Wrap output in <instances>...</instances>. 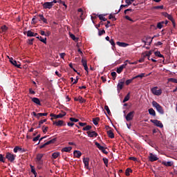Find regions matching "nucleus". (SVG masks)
Wrapping results in <instances>:
<instances>
[{
    "label": "nucleus",
    "instance_id": "obj_23",
    "mask_svg": "<svg viewBox=\"0 0 177 177\" xmlns=\"http://www.w3.org/2000/svg\"><path fill=\"white\" fill-rule=\"evenodd\" d=\"M50 117H53L55 120L57 118H63V116L62 115V113H59L58 115H56L55 113H50Z\"/></svg>",
    "mask_w": 177,
    "mask_h": 177
},
{
    "label": "nucleus",
    "instance_id": "obj_54",
    "mask_svg": "<svg viewBox=\"0 0 177 177\" xmlns=\"http://www.w3.org/2000/svg\"><path fill=\"white\" fill-rule=\"evenodd\" d=\"M124 63L127 64V63H129V64H138V62H131L129 60L127 59Z\"/></svg>",
    "mask_w": 177,
    "mask_h": 177
},
{
    "label": "nucleus",
    "instance_id": "obj_43",
    "mask_svg": "<svg viewBox=\"0 0 177 177\" xmlns=\"http://www.w3.org/2000/svg\"><path fill=\"white\" fill-rule=\"evenodd\" d=\"M91 129H92V126L91 125H87L83 128L84 131H91Z\"/></svg>",
    "mask_w": 177,
    "mask_h": 177
},
{
    "label": "nucleus",
    "instance_id": "obj_8",
    "mask_svg": "<svg viewBox=\"0 0 177 177\" xmlns=\"http://www.w3.org/2000/svg\"><path fill=\"white\" fill-rule=\"evenodd\" d=\"M134 115H135V111L129 112L126 116L127 121H132V120H133Z\"/></svg>",
    "mask_w": 177,
    "mask_h": 177
},
{
    "label": "nucleus",
    "instance_id": "obj_5",
    "mask_svg": "<svg viewBox=\"0 0 177 177\" xmlns=\"http://www.w3.org/2000/svg\"><path fill=\"white\" fill-rule=\"evenodd\" d=\"M162 15L165 17H167V19H168V20H170V21H171V23L173 24V27H175V20L174 19V17H172V15L168 14L167 12H163Z\"/></svg>",
    "mask_w": 177,
    "mask_h": 177
},
{
    "label": "nucleus",
    "instance_id": "obj_56",
    "mask_svg": "<svg viewBox=\"0 0 177 177\" xmlns=\"http://www.w3.org/2000/svg\"><path fill=\"white\" fill-rule=\"evenodd\" d=\"M84 70L86 71V75H88L89 71H88V65H86V66H84Z\"/></svg>",
    "mask_w": 177,
    "mask_h": 177
},
{
    "label": "nucleus",
    "instance_id": "obj_11",
    "mask_svg": "<svg viewBox=\"0 0 177 177\" xmlns=\"http://www.w3.org/2000/svg\"><path fill=\"white\" fill-rule=\"evenodd\" d=\"M127 66H128V64H125L124 62V64L121 65L119 68H117L116 72L118 73V74H121L122 73V71L127 67Z\"/></svg>",
    "mask_w": 177,
    "mask_h": 177
},
{
    "label": "nucleus",
    "instance_id": "obj_59",
    "mask_svg": "<svg viewBox=\"0 0 177 177\" xmlns=\"http://www.w3.org/2000/svg\"><path fill=\"white\" fill-rule=\"evenodd\" d=\"M125 19H126V20H129V21H132V22H133L134 21H133V19H132L131 17H129V16H128V15H126L125 16Z\"/></svg>",
    "mask_w": 177,
    "mask_h": 177
},
{
    "label": "nucleus",
    "instance_id": "obj_35",
    "mask_svg": "<svg viewBox=\"0 0 177 177\" xmlns=\"http://www.w3.org/2000/svg\"><path fill=\"white\" fill-rule=\"evenodd\" d=\"M59 156H60V152H55L52 154V157L54 159L57 158V157H59Z\"/></svg>",
    "mask_w": 177,
    "mask_h": 177
},
{
    "label": "nucleus",
    "instance_id": "obj_20",
    "mask_svg": "<svg viewBox=\"0 0 177 177\" xmlns=\"http://www.w3.org/2000/svg\"><path fill=\"white\" fill-rule=\"evenodd\" d=\"M117 45H118V46H120L121 48H127V46H129V44L124 43V42H120V41H118L116 42Z\"/></svg>",
    "mask_w": 177,
    "mask_h": 177
},
{
    "label": "nucleus",
    "instance_id": "obj_10",
    "mask_svg": "<svg viewBox=\"0 0 177 177\" xmlns=\"http://www.w3.org/2000/svg\"><path fill=\"white\" fill-rule=\"evenodd\" d=\"M44 9H52L53 8V2H45L43 4Z\"/></svg>",
    "mask_w": 177,
    "mask_h": 177
},
{
    "label": "nucleus",
    "instance_id": "obj_48",
    "mask_svg": "<svg viewBox=\"0 0 177 177\" xmlns=\"http://www.w3.org/2000/svg\"><path fill=\"white\" fill-rule=\"evenodd\" d=\"M168 81L169 82H174V84H177V80L175 78H169Z\"/></svg>",
    "mask_w": 177,
    "mask_h": 177
},
{
    "label": "nucleus",
    "instance_id": "obj_50",
    "mask_svg": "<svg viewBox=\"0 0 177 177\" xmlns=\"http://www.w3.org/2000/svg\"><path fill=\"white\" fill-rule=\"evenodd\" d=\"M104 163L105 164L106 167H109V159L104 158L103 159Z\"/></svg>",
    "mask_w": 177,
    "mask_h": 177
},
{
    "label": "nucleus",
    "instance_id": "obj_9",
    "mask_svg": "<svg viewBox=\"0 0 177 177\" xmlns=\"http://www.w3.org/2000/svg\"><path fill=\"white\" fill-rule=\"evenodd\" d=\"M148 158L151 162H154V161H157V160H158L157 155H155L153 153H149Z\"/></svg>",
    "mask_w": 177,
    "mask_h": 177
},
{
    "label": "nucleus",
    "instance_id": "obj_41",
    "mask_svg": "<svg viewBox=\"0 0 177 177\" xmlns=\"http://www.w3.org/2000/svg\"><path fill=\"white\" fill-rule=\"evenodd\" d=\"M82 65L83 66V67L88 66V64L86 63V59H85V58L82 59Z\"/></svg>",
    "mask_w": 177,
    "mask_h": 177
},
{
    "label": "nucleus",
    "instance_id": "obj_40",
    "mask_svg": "<svg viewBox=\"0 0 177 177\" xmlns=\"http://www.w3.org/2000/svg\"><path fill=\"white\" fill-rule=\"evenodd\" d=\"M165 24L164 21H160V22L158 23L157 28H159L160 30H161V28L163 27L162 24Z\"/></svg>",
    "mask_w": 177,
    "mask_h": 177
},
{
    "label": "nucleus",
    "instance_id": "obj_49",
    "mask_svg": "<svg viewBox=\"0 0 177 177\" xmlns=\"http://www.w3.org/2000/svg\"><path fill=\"white\" fill-rule=\"evenodd\" d=\"M56 140H57V138H54L52 140H48V142L50 143V145H53V143H55V142H56Z\"/></svg>",
    "mask_w": 177,
    "mask_h": 177
},
{
    "label": "nucleus",
    "instance_id": "obj_60",
    "mask_svg": "<svg viewBox=\"0 0 177 177\" xmlns=\"http://www.w3.org/2000/svg\"><path fill=\"white\" fill-rule=\"evenodd\" d=\"M125 19H126V20H129V21H132V22H133L134 21H133V19H132L131 17H129V16H128V15H126L125 16Z\"/></svg>",
    "mask_w": 177,
    "mask_h": 177
},
{
    "label": "nucleus",
    "instance_id": "obj_4",
    "mask_svg": "<svg viewBox=\"0 0 177 177\" xmlns=\"http://www.w3.org/2000/svg\"><path fill=\"white\" fill-rule=\"evenodd\" d=\"M158 89V86H155L152 88H151V92L153 93V95H155V96H160L161 93H162V90Z\"/></svg>",
    "mask_w": 177,
    "mask_h": 177
},
{
    "label": "nucleus",
    "instance_id": "obj_63",
    "mask_svg": "<svg viewBox=\"0 0 177 177\" xmlns=\"http://www.w3.org/2000/svg\"><path fill=\"white\" fill-rule=\"evenodd\" d=\"M29 93L31 95H35V92L32 90V88H29Z\"/></svg>",
    "mask_w": 177,
    "mask_h": 177
},
{
    "label": "nucleus",
    "instance_id": "obj_22",
    "mask_svg": "<svg viewBox=\"0 0 177 177\" xmlns=\"http://www.w3.org/2000/svg\"><path fill=\"white\" fill-rule=\"evenodd\" d=\"M74 157H76L77 158H80L81 156H82V153L80 151H74L73 152Z\"/></svg>",
    "mask_w": 177,
    "mask_h": 177
},
{
    "label": "nucleus",
    "instance_id": "obj_47",
    "mask_svg": "<svg viewBox=\"0 0 177 177\" xmlns=\"http://www.w3.org/2000/svg\"><path fill=\"white\" fill-rule=\"evenodd\" d=\"M27 37H34V32H32L31 30H28L27 32Z\"/></svg>",
    "mask_w": 177,
    "mask_h": 177
},
{
    "label": "nucleus",
    "instance_id": "obj_64",
    "mask_svg": "<svg viewBox=\"0 0 177 177\" xmlns=\"http://www.w3.org/2000/svg\"><path fill=\"white\" fill-rule=\"evenodd\" d=\"M34 41V39H28V44H29V45H32V42Z\"/></svg>",
    "mask_w": 177,
    "mask_h": 177
},
{
    "label": "nucleus",
    "instance_id": "obj_38",
    "mask_svg": "<svg viewBox=\"0 0 177 177\" xmlns=\"http://www.w3.org/2000/svg\"><path fill=\"white\" fill-rule=\"evenodd\" d=\"M104 109L106 110V111L107 114H109V115H111V111H110V109L109 108V106L105 105Z\"/></svg>",
    "mask_w": 177,
    "mask_h": 177
},
{
    "label": "nucleus",
    "instance_id": "obj_26",
    "mask_svg": "<svg viewBox=\"0 0 177 177\" xmlns=\"http://www.w3.org/2000/svg\"><path fill=\"white\" fill-rule=\"evenodd\" d=\"M30 169H31V172L32 174H33V175H35V177H37V171H35V168L34 167V166H32V165H30Z\"/></svg>",
    "mask_w": 177,
    "mask_h": 177
},
{
    "label": "nucleus",
    "instance_id": "obj_61",
    "mask_svg": "<svg viewBox=\"0 0 177 177\" xmlns=\"http://www.w3.org/2000/svg\"><path fill=\"white\" fill-rule=\"evenodd\" d=\"M125 19H126V20H129V21H132V22H133L134 21H133V19H132L131 17H129V16H128V15H126L125 16Z\"/></svg>",
    "mask_w": 177,
    "mask_h": 177
},
{
    "label": "nucleus",
    "instance_id": "obj_33",
    "mask_svg": "<svg viewBox=\"0 0 177 177\" xmlns=\"http://www.w3.org/2000/svg\"><path fill=\"white\" fill-rule=\"evenodd\" d=\"M130 95H131V93H129L124 97V100H123V103H125V102H128V100H129V99H130Z\"/></svg>",
    "mask_w": 177,
    "mask_h": 177
},
{
    "label": "nucleus",
    "instance_id": "obj_7",
    "mask_svg": "<svg viewBox=\"0 0 177 177\" xmlns=\"http://www.w3.org/2000/svg\"><path fill=\"white\" fill-rule=\"evenodd\" d=\"M150 121L152 122V124H154V125H156V127H158L159 128H163L164 127V125L162 124V123L160 120H151Z\"/></svg>",
    "mask_w": 177,
    "mask_h": 177
},
{
    "label": "nucleus",
    "instance_id": "obj_14",
    "mask_svg": "<svg viewBox=\"0 0 177 177\" xmlns=\"http://www.w3.org/2000/svg\"><path fill=\"white\" fill-rule=\"evenodd\" d=\"M10 62L11 63V64H12L13 66H15V67H17V68H20V64H17V61L13 59L12 57L10 58Z\"/></svg>",
    "mask_w": 177,
    "mask_h": 177
},
{
    "label": "nucleus",
    "instance_id": "obj_3",
    "mask_svg": "<svg viewBox=\"0 0 177 177\" xmlns=\"http://www.w3.org/2000/svg\"><path fill=\"white\" fill-rule=\"evenodd\" d=\"M42 158H44V154L43 153H37L36 156V164H37V165H44V160H42Z\"/></svg>",
    "mask_w": 177,
    "mask_h": 177
},
{
    "label": "nucleus",
    "instance_id": "obj_57",
    "mask_svg": "<svg viewBox=\"0 0 177 177\" xmlns=\"http://www.w3.org/2000/svg\"><path fill=\"white\" fill-rule=\"evenodd\" d=\"M135 0H125L126 3L128 5H132V2H133Z\"/></svg>",
    "mask_w": 177,
    "mask_h": 177
},
{
    "label": "nucleus",
    "instance_id": "obj_6",
    "mask_svg": "<svg viewBox=\"0 0 177 177\" xmlns=\"http://www.w3.org/2000/svg\"><path fill=\"white\" fill-rule=\"evenodd\" d=\"M95 145L97 147V149H99V150L102 151V152L104 153V154H109V152L107 151H106V148H104V147L100 145L99 144V142H95Z\"/></svg>",
    "mask_w": 177,
    "mask_h": 177
},
{
    "label": "nucleus",
    "instance_id": "obj_28",
    "mask_svg": "<svg viewBox=\"0 0 177 177\" xmlns=\"http://www.w3.org/2000/svg\"><path fill=\"white\" fill-rule=\"evenodd\" d=\"M99 121H100V118H93V122L94 125H97L99 124Z\"/></svg>",
    "mask_w": 177,
    "mask_h": 177
},
{
    "label": "nucleus",
    "instance_id": "obj_42",
    "mask_svg": "<svg viewBox=\"0 0 177 177\" xmlns=\"http://www.w3.org/2000/svg\"><path fill=\"white\" fill-rule=\"evenodd\" d=\"M151 51H149L144 55V57H148V60H150V56H151Z\"/></svg>",
    "mask_w": 177,
    "mask_h": 177
},
{
    "label": "nucleus",
    "instance_id": "obj_39",
    "mask_svg": "<svg viewBox=\"0 0 177 177\" xmlns=\"http://www.w3.org/2000/svg\"><path fill=\"white\" fill-rule=\"evenodd\" d=\"M133 82V78L132 77L131 79H129V80H126L125 84L127 86H128L130 84H132Z\"/></svg>",
    "mask_w": 177,
    "mask_h": 177
},
{
    "label": "nucleus",
    "instance_id": "obj_2",
    "mask_svg": "<svg viewBox=\"0 0 177 177\" xmlns=\"http://www.w3.org/2000/svg\"><path fill=\"white\" fill-rule=\"evenodd\" d=\"M16 154H13L10 152H7L6 153V160L7 159L8 161H9L10 162H15V160H16Z\"/></svg>",
    "mask_w": 177,
    "mask_h": 177
},
{
    "label": "nucleus",
    "instance_id": "obj_32",
    "mask_svg": "<svg viewBox=\"0 0 177 177\" xmlns=\"http://www.w3.org/2000/svg\"><path fill=\"white\" fill-rule=\"evenodd\" d=\"M133 171L131 168H127L125 171L126 176H129V174H132Z\"/></svg>",
    "mask_w": 177,
    "mask_h": 177
},
{
    "label": "nucleus",
    "instance_id": "obj_29",
    "mask_svg": "<svg viewBox=\"0 0 177 177\" xmlns=\"http://www.w3.org/2000/svg\"><path fill=\"white\" fill-rule=\"evenodd\" d=\"M48 115V113H37V120H39L40 117H46Z\"/></svg>",
    "mask_w": 177,
    "mask_h": 177
},
{
    "label": "nucleus",
    "instance_id": "obj_27",
    "mask_svg": "<svg viewBox=\"0 0 177 177\" xmlns=\"http://www.w3.org/2000/svg\"><path fill=\"white\" fill-rule=\"evenodd\" d=\"M1 32H7L8 30H9V28L6 26V25H3L1 27Z\"/></svg>",
    "mask_w": 177,
    "mask_h": 177
},
{
    "label": "nucleus",
    "instance_id": "obj_52",
    "mask_svg": "<svg viewBox=\"0 0 177 177\" xmlns=\"http://www.w3.org/2000/svg\"><path fill=\"white\" fill-rule=\"evenodd\" d=\"M109 20L112 19L113 21H115L117 20V19H115V17L114 16H113V15H110L109 16Z\"/></svg>",
    "mask_w": 177,
    "mask_h": 177
},
{
    "label": "nucleus",
    "instance_id": "obj_36",
    "mask_svg": "<svg viewBox=\"0 0 177 177\" xmlns=\"http://www.w3.org/2000/svg\"><path fill=\"white\" fill-rule=\"evenodd\" d=\"M155 56H157L158 57H162V59H164V55H161V53L160 51H156Z\"/></svg>",
    "mask_w": 177,
    "mask_h": 177
},
{
    "label": "nucleus",
    "instance_id": "obj_1",
    "mask_svg": "<svg viewBox=\"0 0 177 177\" xmlns=\"http://www.w3.org/2000/svg\"><path fill=\"white\" fill-rule=\"evenodd\" d=\"M152 106L153 107H155L158 113L162 115L164 114V109H162V106H161V105H160L157 102L153 101Z\"/></svg>",
    "mask_w": 177,
    "mask_h": 177
},
{
    "label": "nucleus",
    "instance_id": "obj_21",
    "mask_svg": "<svg viewBox=\"0 0 177 177\" xmlns=\"http://www.w3.org/2000/svg\"><path fill=\"white\" fill-rule=\"evenodd\" d=\"M38 16L40 18V20L43 21V23H45V24H48V19H46L45 17H44V15L39 14Z\"/></svg>",
    "mask_w": 177,
    "mask_h": 177
},
{
    "label": "nucleus",
    "instance_id": "obj_46",
    "mask_svg": "<svg viewBox=\"0 0 177 177\" xmlns=\"http://www.w3.org/2000/svg\"><path fill=\"white\" fill-rule=\"evenodd\" d=\"M41 129L43 131V133H46V132H48V129H49V127L43 126Z\"/></svg>",
    "mask_w": 177,
    "mask_h": 177
},
{
    "label": "nucleus",
    "instance_id": "obj_13",
    "mask_svg": "<svg viewBox=\"0 0 177 177\" xmlns=\"http://www.w3.org/2000/svg\"><path fill=\"white\" fill-rule=\"evenodd\" d=\"M83 162L84 164V167L86 169H89V158H84Z\"/></svg>",
    "mask_w": 177,
    "mask_h": 177
},
{
    "label": "nucleus",
    "instance_id": "obj_53",
    "mask_svg": "<svg viewBox=\"0 0 177 177\" xmlns=\"http://www.w3.org/2000/svg\"><path fill=\"white\" fill-rule=\"evenodd\" d=\"M104 34H106V30H99V32H98V35H99L100 37H101V35H103Z\"/></svg>",
    "mask_w": 177,
    "mask_h": 177
},
{
    "label": "nucleus",
    "instance_id": "obj_25",
    "mask_svg": "<svg viewBox=\"0 0 177 177\" xmlns=\"http://www.w3.org/2000/svg\"><path fill=\"white\" fill-rule=\"evenodd\" d=\"M150 115H153V117H156V111L153 108H151L148 110Z\"/></svg>",
    "mask_w": 177,
    "mask_h": 177
},
{
    "label": "nucleus",
    "instance_id": "obj_45",
    "mask_svg": "<svg viewBox=\"0 0 177 177\" xmlns=\"http://www.w3.org/2000/svg\"><path fill=\"white\" fill-rule=\"evenodd\" d=\"M79 102L80 103H85L86 100L84 99V97L79 96Z\"/></svg>",
    "mask_w": 177,
    "mask_h": 177
},
{
    "label": "nucleus",
    "instance_id": "obj_30",
    "mask_svg": "<svg viewBox=\"0 0 177 177\" xmlns=\"http://www.w3.org/2000/svg\"><path fill=\"white\" fill-rule=\"evenodd\" d=\"M69 35L73 41H75V42L78 41V37H75V35H74V34L70 33Z\"/></svg>",
    "mask_w": 177,
    "mask_h": 177
},
{
    "label": "nucleus",
    "instance_id": "obj_58",
    "mask_svg": "<svg viewBox=\"0 0 177 177\" xmlns=\"http://www.w3.org/2000/svg\"><path fill=\"white\" fill-rule=\"evenodd\" d=\"M111 45H112V46H115V42L114 41V39H111L110 41H109Z\"/></svg>",
    "mask_w": 177,
    "mask_h": 177
},
{
    "label": "nucleus",
    "instance_id": "obj_18",
    "mask_svg": "<svg viewBox=\"0 0 177 177\" xmlns=\"http://www.w3.org/2000/svg\"><path fill=\"white\" fill-rule=\"evenodd\" d=\"M87 135L89 138H96L97 136V133H95V131H87Z\"/></svg>",
    "mask_w": 177,
    "mask_h": 177
},
{
    "label": "nucleus",
    "instance_id": "obj_15",
    "mask_svg": "<svg viewBox=\"0 0 177 177\" xmlns=\"http://www.w3.org/2000/svg\"><path fill=\"white\" fill-rule=\"evenodd\" d=\"M31 100H32V102H33V103H35V104H37V106H41V101L39 100V98L32 97Z\"/></svg>",
    "mask_w": 177,
    "mask_h": 177
},
{
    "label": "nucleus",
    "instance_id": "obj_12",
    "mask_svg": "<svg viewBox=\"0 0 177 177\" xmlns=\"http://www.w3.org/2000/svg\"><path fill=\"white\" fill-rule=\"evenodd\" d=\"M53 125H56V127H66V122L63 120H58L57 122H54Z\"/></svg>",
    "mask_w": 177,
    "mask_h": 177
},
{
    "label": "nucleus",
    "instance_id": "obj_55",
    "mask_svg": "<svg viewBox=\"0 0 177 177\" xmlns=\"http://www.w3.org/2000/svg\"><path fill=\"white\" fill-rule=\"evenodd\" d=\"M153 9H164V6H156L153 7Z\"/></svg>",
    "mask_w": 177,
    "mask_h": 177
},
{
    "label": "nucleus",
    "instance_id": "obj_16",
    "mask_svg": "<svg viewBox=\"0 0 177 177\" xmlns=\"http://www.w3.org/2000/svg\"><path fill=\"white\" fill-rule=\"evenodd\" d=\"M71 150H73V147H66L64 148H62L61 151L62 153H70L71 151Z\"/></svg>",
    "mask_w": 177,
    "mask_h": 177
},
{
    "label": "nucleus",
    "instance_id": "obj_34",
    "mask_svg": "<svg viewBox=\"0 0 177 177\" xmlns=\"http://www.w3.org/2000/svg\"><path fill=\"white\" fill-rule=\"evenodd\" d=\"M36 38H37V39H39V41H41V42H43V44H46V37H45L44 39L42 38V37H37Z\"/></svg>",
    "mask_w": 177,
    "mask_h": 177
},
{
    "label": "nucleus",
    "instance_id": "obj_37",
    "mask_svg": "<svg viewBox=\"0 0 177 177\" xmlns=\"http://www.w3.org/2000/svg\"><path fill=\"white\" fill-rule=\"evenodd\" d=\"M143 77H145V73H141L135 77H133V80H136V78H143Z\"/></svg>",
    "mask_w": 177,
    "mask_h": 177
},
{
    "label": "nucleus",
    "instance_id": "obj_62",
    "mask_svg": "<svg viewBox=\"0 0 177 177\" xmlns=\"http://www.w3.org/2000/svg\"><path fill=\"white\" fill-rule=\"evenodd\" d=\"M111 76L113 77V78H114V80H115L116 77H117V73L115 72H112L111 73Z\"/></svg>",
    "mask_w": 177,
    "mask_h": 177
},
{
    "label": "nucleus",
    "instance_id": "obj_51",
    "mask_svg": "<svg viewBox=\"0 0 177 177\" xmlns=\"http://www.w3.org/2000/svg\"><path fill=\"white\" fill-rule=\"evenodd\" d=\"M69 120L72 122H78V121H80V120L75 118H70Z\"/></svg>",
    "mask_w": 177,
    "mask_h": 177
},
{
    "label": "nucleus",
    "instance_id": "obj_17",
    "mask_svg": "<svg viewBox=\"0 0 177 177\" xmlns=\"http://www.w3.org/2000/svg\"><path fill=\"white\" fill-rule=\"evenodd\" d=\"M162 165H164L165 167H172L174 165V162L172 161H162Z\"/></svg>",
    "mask_w": 177,
    "mask_h": 177
},
{
    "label": "nucleus",
    "instance_id": "obj_19",
    "mask_svg": "<svg viewBox=\"0 0 177 177\" xmlns=\"http://www.w3.org/2000/svg\"><path fill=\"white\" fill-rule=\"evenodd\" d=\"M124 88V83L122 82H118V84L117 85V90L118 91H120Z\"/></svg>",
    "mask_w": 177,
    "mask_h": 177
},
{
    "label": "nucleus",
    "instance_id": "obj_31",
    "mask_svg": "<svg viewBox=\"0 0 177 177\" xmlns=\"http://www.w3.org/2000/svg\"><path fill=\"white\" fill-rule=\"evenodd\" d=\"M100 20H101V21H107V19H106V17H104L103 15H97Z\"/></svg>",
    "mask_w": 177,
    "mask_h": 177
},
{
    "label": "nucleus",
    "instance_id": "obj_44",
    "mask_svg": "<svg viewBox=\"0 0 177 177\" xmlns=\"http://www.w3.org/2000/svg\"><path fill=\"white\" fill-rule=\"evenodd\" d=\"M0 162H6V158L2 154H0Z\"/></svg>",
    "mask_w": 177,
    "mask_h": 177
},
{
    "label": "nucleus",
    "instance_id": "obj_24",
    "mask_svg": "<svg viewBox=\"0 0 177 177\" xmlns=\"http://www.w3.org/2000/svg\"><path fill=\"white\" fill-rule=\"evenodd\" d=\"M107 135L111 139H114V133L113 132V130L108 131Z\"/></svg>",
    "mask_w": 177,
    "mask_h": 177
}]
</instances>
